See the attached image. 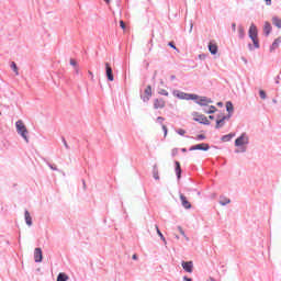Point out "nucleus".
Here are the masks:
<instances>
[{
	"mask_svg": "<svg viewBox=\"0 0 281 281\" xmlns=\"http://www.w3.org/2000/svg\"><path fill=\"white\" fill-rule=\"evenodd\" d=\"M248 36L252 41V44H248V48L250 52H254L255 49H260V41L258 40V27L256 24H251L249 30H248Z\"/></svg>",
	"mask_w": 281,
	"mask_h": 281,
	"instance_id": "1",
	"label": "nucleus"
},
{
	"mask_svg": "<svg viewBox=\"0 0 281 281\" xmlns=\"http://www.w3.org/2000/svg\"><path fill=\"white\" fill-rule=\"evenodd\" d=\"M15 128L18 135H21L22 139H24L26 144H30V138L27 137V127L25 126L22 120L15 122Z\"/></svg>",
	"mask_w": 281,
	"mask_h": 281,
	"instance_id": "2",
	"label": "nucleus"
},
{
	"mask_svg": "<svg viewBox=\"0 0 281 281\" xmlns=\"http://www.w3.org/2000/svg\"><path fill=\"white\" fill-rule=\"evenodd\" d=\"M172 94L179 100H196L199 98V94L186 93L181 90H173Z\"/></svg>",
	"mask_w": 281,
	"mask_h": 281,
	"instance_id": "3",
	"label": "nucleus"
},
{
	"mask_svg": "<svg viewBox=\"0 0 281 281\" xmlns=\"http://www.w3.org/2000/svg\"><path fill=\"white\" fill-rule=\"evenodd\" d=\"M247 144H249V136H247V133H243L239 137L235 139L236 148L247 146Z\"/></svg>",
	"mask_w": 281,
	"mask_h": 281,
	"instance_id": "4",
	"label": "nucleus"
},
{
	"mask_svg": "<svg viewBox=\"0 0 281 281\" xmlns=\"http://www.w3.org/2000/svg\"><path fill=\"white\" fill-rule=\"evenodd\" d=\"M194 102L195 104H199V106H207V104H212L214 101H212L211 98L198 95Z\"/></svg>",
	"mask_w": 281,
	"mask_h": 281,
	"instance_id": "5",
	"label": "nucleus"
},
{
	"mask_svg": "<svg viewBox=\"0 0 281 281\" xmlns=\"http://www.w3.org/2000/svg\"><path fill=\"white\" fill-rule=\"evenodd\" d=\"M190 151L192 150H203L204 153H207L210 150V144L207 143H200L196 145H193L189 148Z\"/></svg>",
	"mask_w": 281,
	"mask_h": 281,
	"instance_id": "6",
	"label": "nucleus"
},
{
	"mask_svg": "<svg viewBox=\"0 0 281 281\" xmlns=\"http://www.w3.org/2000/svg\"><path fill=\"white\" fill-rule=\"evenodd\" d=\"M151 97H153V87L147 86L144 91V94H140V99L143 100V102H148V100H150Z\"/></svg>",
	"mask_w": 281,
	"mask_h": 281,
	"instance_id": "7",
	"label": "nucleus"
},
{
	"mask_svg": "<svg viewBox=\"0 0 281 281\" xmlns=\"http://www.w3.org/2000/svg\"><path fill=\"white\" fill-rule=\"evenodd\" d=\"M105 76L109 82H113V80H115V77L113 76V68L109 63H105Z\"/></svg>",
	"mask_w": 281,
	"mask_h": 281,
	"instance_id": "8",
	"label": "nucleus"
},
{
	"mask_svg": "<svg viewBox=\"0 0 281 281\" xmlns=\"http://www.w3.org/2000/svg\"><path fill=\"white\" fill-rule=\"evenodd\" d=\"M181 267L187 273L194 271V263L192 261H182Z\"/></svg>",
	"mask_w": 281,
	"mask_h": 281,
	"instance_id": "9",
	"label": "nucleus"
},
{
	"mask_svg": "<svg viewBox=\"0 0 281 281\" xmlns=\"http://www.w3.org/2000/svg\"><path fill=\"white\" fill-rule=\"evenodd\" d=\"M180 201H181V204L184 207V210L192 209V203H190V201H188V198H186V195H183V193H180Z\"/></svg>",
	"mask_w": 281,
	"mask_h": 281,
	"instance_id": "10",
	"label": "nucleus"
},
{
	"mask_svg": "<svg viewBox=\"0 0 281 281\" xmlns=\"http://www.w3.org/2000/svg\"><path fill=\"white\" fill-rule=\"evenodd\" d=\"M194 122H199V124H204V126H210L211 122L207 120V116L201 114L199 117H193Z\"/></svg>",
	"mask_w": 281,
	"mask_h": 281,
	"instance_id": "11",
	"label": "nucleus"
},
{
	"mask_svg": "<svg viewBox=\"0 0 281 281\" xmlns=\"http://www.w3.org/2000/svg\"><path fill=\"white\" fill-rule=\"evenodd\" d=\"M175 172L179 181L181 179V175L183 173V170L181 169V162H179V160H175Z\"/></svg>",
	"mask_w": 281,
	"mask_h": 281,
	"instance_id": "12",
	"label": "nucleus"
},
{
	"mask_svg": "<svg viewBox=\"0 0 281 281\" xmlns=\"http://www.w3.org/2000/svg\"><path fill=\"white\" fill-rule=\"evenodd\" d=\"M34 260L35 262H43V249L35 248L34 250Z\"/></svg>",
	"mask_w": 281,
	"mask_h": 281,
	"instance_id": "13",
	"label": "nucleus"
},
{
	"mask_svg": "<svg viewBox=\"0 0 281 281\" xmlns=\"http://www.w3.org/2000/svg\"><path fill=\"white\" fill-rule=\"evenodd\" d=\"M166 108V101L160 98V99H155L154 100V109H165Z\"/></svg>",
	"mask_w": 281,
	"mask_h": 281,
	"instance_id": "14",
	"label": "nucleus"
},
{
	"mask_svg": "<svg viewBox=\"0 0 281 281\" xmlns=\"http://www.w3.org/2000/svg\"><path fill=\"white\" fill-rule=\"evenodd\" d=\"M209 52L212 54V56H216V54H218V46L215 43L210 42Z\"/></svg>",
	"mask_w": 281,
	"mask_h": 281,
	"instance_id": "15",
	"label": "nucleus"
},
{
	"mask_svg": "<svg viewBox=\"0 0 281 281\" xmlns=\"http://www.w3.org/2000/svg\"><path fill=\"white\" fill-rule=\"evenodd\" d=\"M24 218H25V223L29 227H32V215H30V211L25 210L24 211Z\"/></svg>",
	"mask_w": 281,
	"mask_h": 281,
	"instance_id": "16",
	"label": "nucleus"
},
{
	"mask_svg": "<svg viewBox=\"0 0 281 281\" xmlns=\"http://www.w3.org/2000/svg\"><path fill=\"white\" fill-rule=\"evenodd\" d=\"M281 37H277L270 46V52H276L280 47Z\"/></svg>",
	"mask_w": 281,
	"mask_h": 281,
	"instance_id": "17",
	"label": "nucleus"
},
{
	"mask_svg": "<svg viewBox=\"0 0 281 281\" xmlns=\"http://www.w3.org/2000/svg\"><path fill=\"white\" fill-rule=\"evenodd\" d=\"M271 30H273V27L271 26V23L266 22L263 25V34L266 36H269V34H271Z\"/></svg>",
	"mask_w": 281,
	"mask_h": 281,
	"instance_id": "18",
	"label": "nucleus"
},
{
	"mask_svg": "<svg viewBox=\"0 0 281 281\" xmlns=\"http://www.w3.org/2000/svg\"><path fill=\"white\" fill-rule=\"evenodd\" d=\"M234 137H236V134L229 133V134L223 135L221 139H222V142H232V139H234Z\"/></svg>",
	"mask_w": 281,
	"mask_h": 281,
	"instance_id": "19",
	"label": "nucleus"
},
{
	"mask_svg": "<svg viewBox=\"0 0 281 281\" xmlns=\"http://www.w3.org/2000/svg\"><path fill=\"white\" fill-rule=\"evenodd\" d=\"M155 228L159 238L162 240L164 245H168V241H166V237L164 236V233H161V231L159 229V226L156 225Z\"/></svg>",
	"mask_w": 281,
	"mask_h": 281,
	"instance_id": "20",
	"label": "nucleus"
},
{
	"mask_svg": "<svg viewBox=\"0 0 281 281\" xmlns=\"http://www.w3.org/2000/svg\"><path fill=\"white\" fill-rule=\"evenodd\" d=\"M272 25H274V27H278V30H281V19L278 16H273L272 18Z\"/></svg>",
	"mask_w": 281,
	"mask_h": 281,
	"instance_id": "21",
	"label": "nucleus"
},
{
	"mask_svg": "<svg viewBox=\"0 0 281 281\" xmlns=\"http://www.w3.org/2000/svg\"><path fill=\"white\" fill-rule=\"evenodd\" d=\"M153 177L156 181H159V168L157 165L153 166Z\"/></svg>",
	"mask_w": 281,
	"mask_h": 281,
	"instance_id": "22",
	"label": "nucleus"
},
{
	"mask_svg": "<svg viewBox=\"0 0 281 281\" xmlns=\"http://www.w3.org/2000/svg\"><path fill=\"white\" fill-rule=\"evenodd\" d=\"M69 280V276H67V273L65 272H59L57 276V281H67Z\"/></svg>",
	"mask_w": 281,
	"mask_h": 281,
	"instance_id": "23",
	"label": "nucleus"
},
{
	"mask_svg": "<svg viewBox=\"0 0 281 281\" xmlns=\"http://www.w3.org/2000/svg\"><path fill=\"white\" fill-rule=\"evenodd\" d=\"M229 203H232V200L225 196H222L220 200V205L225 206V205H229Z\"/></svg>",
	"mask_w": 281,
	"mask_h": 281,
	"instance_id": "24",
	"label": "nucleus"
},
{
	"mask_svg": "<svg viewBox=\"0 0 281 281\" xmlns=\"http://www.w3.org/2000/svg\"><path fill=\"white\" fill-rule=\"evenodd\" d=\"M226 111L231 114L234 113V103H232V101L226 102Z\"/></svg>",
	"mask_w": 281,
	"mask_h": 281,
	"instance_id": "25",
	"label": "nucleus"
},
{
	"mask_svg": "<svg viewBox=\"0 0 281 281\" xmlns=\"http://www.w3.org/2000/svg\"><path fill=\"white\" fill-rule=\"evenodd\" d=\"M238 37L245 38V27H243V25L238 26Z\"/></svg>",
	"mask_w": 281,
	"mask_h": 281,
	"instance_id": "26",
	"label": "nucleus"
},
{
	"mask_svg": "<svg viewBox=\"0 0 281 281\" xmlns=\"http://www.w3.org/2000/svg\"><path fill=\"white\" fill-rule=\"evenodd\" d=\"M225 126V121L223 119L216 120L215 128H223Z\"/></svg>",
	"mask_w": 281,
	"mask_h": 281,
	"instance_id": "27",
	"label": "nucleus"
},
{
	"mask_svg": "<svg viewBox=\"0 0 281 281\" xmlns=\"http://www.w3.org/2000/svg\"><path fill=\"white\" fill-rule=\"evenodd\" d=\"M43 159H44L45 164L48 166V168H50V170L58 171V167H56V165L50 164L45 158H43Z\"/></svg>",
	"mask_w": 281,
	"mask_h": 281,
	"instance_id": "28",
	"label": "nucleus"
},
{
	"mask_svg": "<svg viewBox=\"0 0 281 281\" xmlns=\"http://www.w3.org/2000/svg\"><path fill=\"white\" fill-rule=\"evenodd\" d=\"M217 109L214 105L209 106V111H206L207 115H212L213 113H216Z\"/></svg>",
	"mask_w": 281,
	"mask_h": 281,
	"instance_id": "29",
	"label": "nucleus"
},
{
	"mask_svg": "<svg viewBox=\"0 0 281 281\" xmlns=\"http://www.w3.org/2000/svg\"><path fill=\"white\" fill-rule=\"evenodd\" d=\"M11 69L15 72L16 76H19V66H16V63H11Z\"/></svg>",
	"mask_w": 281,
	"mask_h": 281,
	"instance_id": "30",
	"label": "nucleus"
},
{
	"mask_svg": "<svg viewBox=\"0 0 281 281\" xmlns=\"http://www.w3.org/2000/svg\"><path fill=\"white\" fill-rule=\"evenodd\" d=\"M259 97L261 100H267V92L265 90H259Z\"/></svg>",
	"mask_w": 281,
	"mask_h": 281,
	"instance_id": "31",
	"label": "nucleus"
},
{
	"mask_svg": "<svg viewBox=\"0 0 281 281\" xmlns=\"http://www.w3.org/2000/svg\"><path fill=\"white\" fill-rule=\"evenodd\" d=\"M195 139H196L198 142H203L204 139H206V137H205L204 134H199V135H196Z\"/></svg>",
	"mask_w": 281,
	"mask_h": 281,
	"instance_id": "32",
	"label": "nucleus"
},
{
	"mask_svg": "<svg viewBox=\"0 0 281 281\" xmlns=\"http://www.w3.org/2000/svg\"><path fill=\"white\" fill-rule=\"evenodd\" d=\"M177 155H179V148H173L171 150V157H177Z\"/></svg>",
	"mask_w": 281,
	"mask_h": 281,
	"instance_id": "33",
	"label": "nucleus"
},
{
	"mask_svg": "<svg viewBox=\"0 0 281 281\" xmlns=\"http://www.w3.org/2000/svg\"><path fill=\"white\" fill-rule=\"evenodd\" d=\"M61 142H63L66 150H69L70 147H69V144H67V139H65V137H61Z\"/></svg>",
	"mask_w": 281,
	"mask_h": 281,
	"instance_id": "34",
	"label": "nucleus"
},
{
	"mask_svg": "<svg viewBox=\"0 0 281 281\" xmlns=\"http://www.w3.org/2000/svg\"><path fill=\"white\" fill-rule=\"evenodd\" d=\"M168 47H171L172 49H176V52H179V48L175 45V42H169Z\"/></svg>",
	"mask_w": 281,
	"mask_h": 281,
	"instance_id": "35",
	"label": "nucleus"
},
{
	"mask_svg": "<svg viewBox=\"0 0 281 281\" xmlns=\"http://www.w3.org/2000/svg\"><path fill=\"white\" fill-rule=\"evenodd\" d=\"M159 94L160 95H166V97L169 95L168 90H165V89L159 90Z\"/></svg>",
	"mask_w": 281,
	"mask_h": 281,
	"instance_id": "36",
	"label": "nucleus"
},
{
	"mask_svg": "<svg viewBox=\"0 0 281 281\" xmlns=\"http://www.w3.org/2000/svg\"><path fill=\"white\" fill-rule=\"evenodd\" d=\"M161 128H162V131H164L165 137H167V135H168V127L162 124V125H161Z\"/></svg>",
	"mask_w": 281,
	"mask_h": 281,
	"instance_id": "37",
	"label": "nucleus"
},
{
	"mask_svg": "<svg viewBox=\"0 0 281 281\" xmlns=\"http://www.w3.org/2000/svg\"><path fill=\"white\" fill-rule=\"evenodd\" d=\"M176 133H178V135L183 136V135H186V130L179 128L178 131H176Z\"/></svg>",
	"mask_w": 281,
	"mask_h": 281,
	"instance_id": "38",
	"label": "nucleus"
},
{
	"mask_svg": "<svg viewBox=\"0 0 281 281\" xmlns=\"http://www.w3.org/2000/svg\"><path fill=\"white\" fill-rule=\"evenodd\" d=\"M178 232H180L181 236H184V238H186V232L183 231V228L181 226H178Z\"/></svg>",
	"mask_w": 281,
	"mask_h": 281,
	"instance_id": "39",
	"label": "nucleus"
},
{
	"mask_svg": "<svg viewBox=\"0 0 281 281\" xmlns=\"http://www.w3.org/2000/svg\"><path fill=\"white\" fill-rule=\"evenodd\" d=\"M231 119H232V113H228L227 115H224L222 117V120H224V122H225V120H231Z\"/></svg>",
	"mask_w": 281,
	"mask_h": 281,
	"instance_id": "40",
	"label": "nucleus"
},
{
	"mask_svg": "<svg viewBox=\"0 0 281 281\" xmlns=\"http://www.w3.org/2000/svg\"><path fill=\"white\" fill-rule=\"evenodd\" d=\"M166 119H164L162 116H158L157 117V122L158 124H162L165 122Z\"/></svg>",
	"mask_w": 281,
	"mask_h": 281,
	"instance_id": "41",
	"label": "nucleus"
},
{
	"mask_svg": "<svg viewBox=\"0 0 281 281\" xmlns=\"http://www.w3.org/2000/svg\"><path fill=\"white\" fill-rule=\"evenodd\" d=\"M120 27L122 29V30H126V24L124 23V21H120Z\"/></svg>",
	"mask_w": 281,
	"mask_h": 281,
	"instance_id": "42",
	"label": "nucleus"
},
{
	"mask_svg": "<svg viewBox=\"0 0 281 281\" xmlns=\"http://www.w3.org/2000/svg\"><path fill=\"white\" fill-rule=\"evenodd\" d=\"M240 153H247V147H245V145H243L241 147H239Z\"/></svg>",
	"mask_w": 281,
	"mask_h": 281,
	"instance_id": "43",
	"label": "nucleus"
},
{
	"mask_svg": "<svg viewBox=\"0 0 281 281\" xmlns=\"http://www.w3.org/2000/svg\"><path fill=\"white\" fill-rule=\"evenodd\" d=\"M199 58H200V60H205L206 55H205V54H200V55H199Z\"/></svg>",
	"mask_w": 281,
	"mask_h": 281,
	"instance_id": "44",
	"label": "nucleus"
},
{
	"mask_svg": "<svg viewBox=\"0 0 281 281\" xmlns=\"http://www.w3.org/2000/svg\"><path fill=\"white\" fill-rule=\"evenodd\" d=\"M202 111H203V113H207L206 111H210V105L204 106V108L202 109Z\"/></svg>",
	"mask_w": 281,
	"mask_h": 281,
	"instance_id": "45",
	"label": "nucleus"
},
{
	"mask_svg": "<svg viewBox=\"0 0 281 281\" xmlns=\"http://www.w3.org/2000/svg\"><path fill=\"white\" fill-rule=\"evenodd\" d=\"M183 281H193V280H192V278H189L188 276H184Z\"/></svg>",
	"mask_w": 281,
	"mask_h": 281,
	"instance_id": "46",
	"label": "nucleus"
},
{
	"mask_svg": "<svg viewBox=\"0 0 281 281\" xmlns=\"http://www.w3.org/2000/svg\"><path fill=\"white\" fill-rule=\"evenodd\" d=\"M70 65H71L72 67H76V65H78V64L75 61V59H70Z\"/></svg>",
	"mask_w": 281,
	"mask_h": 281,
	"instance_id": "47",
	"label": "nucleus"
},
{
	"mask_svg": "<svg viewBox=\"0 0 281 281\" xmlns=\"http://www.w3.org/2000/svg\"><path fill=\"white\" fill-rule=\"evenodd\" d=\"M232 30H233V32H236V23H232Z\"/></svg>",
	"mask_w": 281,
	"mask_h": 281,
	"instance_id": "48",
	"label": "nucleus"
},
{
	"mask_svg": "<svg viewBox=\"0 0 281 281\" xmlns=\"http://www.w3.org/2000/svg\"><path fill=\"white\" fill-rule=\"evenodd\" d=\"M192 115H193V117H199V116H201V114H199V112H193Z\"/></svg>",
	"mask_w": 281,
	"mask_h": 281,
	"instance_id": "49",
	"label": "nucleus"
},
{
	"mask_svg": "<svg viewBox=\"0 0 281 281\" xmlns=\"http://www.w3.org/2000/svg\"><path fill=\"white\" fill-rule=\"evenodd\" d=\"M89 76H90V80H93V72L92 71H88Z\"/></svg>",
	"mask_w": 281,
	"mask_h": 281,
	"instance_id": "50",
	"label": "nucleus"
},
{
	"mask_svg": "<svg viewBox=\"0 0 281 281\" xmlns=\"http://www.w3.org/2000/svg\"><path fill=\"white\" fill-rule=\"evenodd\" d=\"M82 184H83V190H87V182L85 180H82Z\"/></svg>",
	"mask_w": 281,
	"mask_h": 281,
	"instance_id": "51",
	"label": "nucleus"
},
{
	"mask_svg": "<svg viewBox=\"0 0 281 281\" xmlns=\"http://www.w3.org/2000/svg\"><path fill=\"white\" fill-rule=\"evenodd\" d=\"M170 80H177V76L171 75V76H170Z\"/></svg>",
	"mask_w": 281,
	"mask_h": 281,
	"instance_id": "52",
	"label": "nucleus"
},
{
	"mask_svg": "<svg viewBox=\"0 0 281 281\" xmlns=\"http://www.w3.org/2000/svg\"><path fill=\"white\" fill-rule=\"evenodd\" d=\"M266 1V5H271V0H265Z\"/></svg>",
	"mask_w": 281,
	"mask_h": 281,
	"instance_id": "53",
	"label": "nucleus"
},
{
	"mask_svg": "<svg viewBox=\"0 0 281 281\" xmlns=\"http://www.w3.org/2000/svg\"><path fill=\"white\" fill-rule=\"evenodd\" d=\"M132 259H133V260H137V254H134V255L132 256Z\"/></svg>",
	"mask_w": 281,
	"mask_h": 281,
	"instance_id": "54",
	"label": "nucleus"
},
{
	"mask_svg": "<svg viewBox=\"0 0 281 281\" xmlns=\"http://www.w3.org/2000/svg\"><path fill=\"white\" fill-rule=\"evenodd\" d=\"M241 60H243V63H245V65H247V58L241 57Z\"/></svg>",
	"mask_w": 281,
	"mask_h": 281,
	"instance_id": "55",
	"label": "nucleus"
},
{
	"mask_svg": "<svg viewBox=\"0 0 281 281\" xmlns=\"http://www.w3.org/2000/svg\"><path fill=\"white\" fill-rule=\"evenodd\" d=\"M181 153H188V149L186 147L181 148Z\"/></svg>",
	"mask_w": 281,
	"mask_h": 281,
	"instance_id": "56",
	"label": "nucleus"
},
{
	"mask_svg": "<svg viewBox=\"0 0 281 281\" xmlns=\"http://www.w3.org/2000/svg\"><path fill=\"white\" fill-rule=\"evenodd\" d=\"M155 78H157V70L154 72L153 80H155Z\"/></svg>",
	"mask_w": 281,
	"mask_h": 281,
	"instance_id": "57",
	"label": "nucleus"
},
{
	"mask_svg": "<svg viewBox=\"0 0 281 281\" xmlns=\"http://www.w3.org/2000/svg\"><path fill=\"white\" fill-rule=\"evenodd\" d=\"M122 209H123L124 214H126V209H124V203H122Z\"/></svg>",
	"mask_w": 281,
	"mask_h": 281,
	"instance_id": "58",
	"label": "nucleus"
},
{
	"mask_svg": "<svg viewBox=\"0 0 281 281\" xmlns=\"http://www.w3.org/2000/svg\"><path fill=\"white\" fill-rule=\"evenodd\" d=\"M192 27H194V25L191 23L190 30L189 32L192 33Z\"/></svg>",
	"mask_w": 281,
	"mask_h": 281,
	"instance_id": "59",
	"label": "nucleus"
},
{
	"mask_svg": "<svg viewBox=\"0 0 281 281\" xmlns=\"http://www.w3.org/2000/svg\"><path fill=\"white\" fill-rule=\"evenodd\" d=\"M217 106H223V102H217Z\"/></svg>",
	"mask_w": 281,
	"mask_h": 281,
	"instance_id": "60",
	"label": "nucleus"
},
{
	"mask_svg": "<svg viewBox=\"0 0 281 281\" xmlns=\"http://www.w3.org/2000/svg\"><path fill=\"white\" fill-rule=\"evenodd\" d=\"M209 120H214V115H209Z\"/></svg>",
	"mask_w": 281,
	"mask_h": 281,
	"instance_id": "61",
	"label": "nucleus"
},
{
	"mask_svg": "<svg viewBox=\"0 0 281 281\" xmlns=\"http://www.w3.org/2000/svg\"><path fill=\"white\" fill-rule=\"evenodd\" d=\"M105 1V3L109 5V3H111V0H103Z\"/></svg>",
	"mask_w": 281,
	"mask_h": 281,
	"instance_id": "62",
	"label": "nucleus"
},
{
	"mask_svg": "<svg viewBox=\"0 0 281 281\" xmlns=\"http://www.w3.org/2000/svg\"><path fill=\"white\" fill-rule=\"evenodd\" d=\"M273 104H278V100L273 99L272 100Z\"/></svg>",
	"mask_w": 281,
	"mask_h": 281,
	"instance_id": "63",
	"label": "nucleus"
},
{
	"mask_svg": "<svg viewBox=\"0 0 281 281\" xmlns=\"http://www.w3.org/2000/svg\"><path fill=\"white\" fill-rule=\"evenodd\" d=\"M235 153H236V154L240 153V149H236Z\"/></svg>",
	"mask_w": 281,
	"mask_h": 281,
	"instance_id": "64",
	"label": "nucleus"
}]
</instances>
